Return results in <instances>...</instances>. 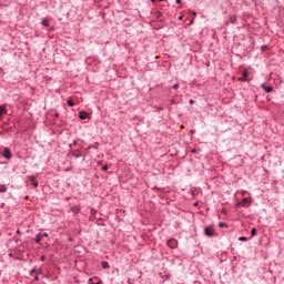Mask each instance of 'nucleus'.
Segmentation results:
<instances>
[{
	"mask_svg": "<svg viewBox=\"0 0 284 284\" xmlns=\"http://www.w3.org/2000/svg\"><path fill=\"white\" fill-rule=\"evenodd\" d=\"M166 245L171 250H176V247H179V242L175 239H171L166 242Z\"/></svg>",
	"mask_w": 284,
	"mask_h": 284,
	"instance_id": "1",
	"label": "nucleus"
},
{
	"mask_svg": "<svg viewBox=\"0 0 284 284\" xmlns=\"http://www.w3.org/2000/svg\"><path fill=\"white\" fill-rule=\"evenodd\" d=\"M2 156H3L4 159H8V160L12 159V152H10V149L6 148V149L2 151Z\"/></svg>",
	"mask_w": 284,
	"mask_h": 284,
	"instance_id": "2",
	"label": "nucleus"
},
{
	"mask_svg": "<svg viewBox=\"0 0 284 284\" xmlns=\"http://www.w3.org/2000/svg\"><path fill=\"white\" fill-rule=\"evenodd\" d=\"M29 181L32 183L33 187H39V182H37V176L29 175Z\"/></svg>",
	"mask_w": 284,
	"mask_h": 284,
	"instance_id": "3",
	"label": "nucleus"
},
{
	"mask_svg": "<svg viewBox=\"0 0 284 284\" xmlns=\"http://www.w3.org/2000/svg\"><path fill=\"white\" fill-rule=\"evenodd\" d=\"M252 202L250 199L244 197L241 202L237 203V205H241L242 207H245V205H250Z\"/></svg>",
	"mask_w": 284,
	"mask_h": 284,
	"instance_id": "4",
	"label": "nucleus"
},
{
	"mask_svg": "<svg viewBox=\"0 0 284 284\" xmlns=\"http://www.w3.org/2000/svg\"><path fill=\"white\" fill-rule=\"evenodd\" d=\"M79 119H81V121H85V119H88V112L80 111L79 112Z\"/></svg>",
	"mask_w": 284,
	"mask_h": 284,
	"instance_id": "5",
	"label": "nucleus"
},
{
	"mask_svg": "<svg viewBox=\"0 0 284 284\" xmlns=\"http://www.w3.org/2000/svg\"><path fill=\"white\" fill-rule=\"evenodd\" d=\"M247 77H248L247 71H244V72L242 73V77L239 78V81H241L242 83H244V81H247Z\"/></svg>",
	"mask_w": 284,
	"mask_h": 284,
	"instance_id": "6",
	"label": "nucleus"
},
{
	"mask_svg": "<svg viewBox=\"0 0 284 284\" xmlns=\"http://www.w3.org/2000/svg\"><path fill=\"white\" fill-rule=\"evenodd\" d=\"M204 234H205V236H209V237L214 236V233L212 232V230L210 227L204 229Z\"/></svg>",
	"mask_w": 284,
	"mask_h": 284,
	"instance_id": "7",
	"label": "nucleus"
},
{
	"mask_svg": "<svg viewBox=\"0 0 284 284\" xmlns=\"http://www.w3.org/2000/svg\"><path fill=\"white\" fill-rule=\"evenodd\" d=\"M261 88H263V90L266 91L267 93L272 92V90H273L272 87H267V85H265V83L261 84Z\"/></svg>",
	"mask_w": 284,
	"mask_h": 284,
	"instance_id": "8",
	"label": "nucleus"
},
{
	"mask_svg": "<svg viewBox=\"0 0 284 284\" xmlns=\"http://www.w3.org/2000/svg\"><path fill=\"white\" fill-rule=\"evenodd\" d=\"M101 265H102L103 270H110V263H108V261H102Z\"/></svg>",
	"mask_w": 284,
	"mask_h": 284,
	"instance_id": "9",
	"label": "nucleus"
},
{
	"mask_svg": "<svg viewBox=\"0 0 284 284\" xmlns=\"http://www.w3.org/2000/svg\"><path fill=\"white\" fill-rule=\"evenodd\" d=\"M71 212H73L74 214H79V212H81V209L79 206H72Z\"/></svg>",
	"mask_w": 284,
	"mask_h": 284,
	"instance_id": "10",
	"label": "nucleus"
},
{
	"mask_svg": "<svg viewBox=\"0 0 284 284\" xmlns=\"http://www.w3.org/2000/svg\"><path fill=\"white\" fill-rule=\"evenodd\" d=\"M41 239H43L40 234L36 235V243L39 245L41 243Z\"/></svg>",
	"mask_w": 284,
	"mask_h": 284,
	"instance_id": "11",
	"label": "nucleus"
},
{
	"mask_svg": "<svg viewBox=\"0 0 284 284\" xmlns=\"http://www.w3.org/2000/svg\"><path fill=\"white\" fill-rule=\"evenodd\" d=\"M4 112H6V106L0 105V116H2Z\"/></svg>",
	"mask_w": 284,
	"mask_h": 284,
	"instance_id": "12",
	"label": "nucleus"
},
{
	"mask_svg": "<svg viewBox=\"0 0 284 284\" xmlns=\"http://www.w3.org/2000/svg\"><path fill=\"white\" fill-rule=\"evenodd\" d=\"M69 108H74V102L72 100L67 101Z\"/></svg>",
	"mask_w": 284,
	"mask_h": 284,
	"instance_id": "13",
	"label": "nucleus"
},
{
	"mask_svg": "<svg viewBox=\"0 0 284 284\" xmlns=\"http://www.w3.org/2000/svg\"><path fill=\"white\" fill-rule=\"evenodd\" d=\"M1 192H8V187H6V185H1L0 186V194Z\"/></svg>",
	"mask_w": 284,
	"mask_h": 284,
	"instance_id": "14",
	"label": "nucleus"
},
{
	"mask_svg": "<svg viewBox=\"0 0 284 284\" xmlns=\"http://www.w3.org/2000/svg\"><path fill=\"white\" fill-rule=\"evenodd\" d=\"M41 24L44 26V28H49L50 27V24L45 20H42Z\"/></svg>",
	"mask_w": 284,
	"mask_h": 284,
	"instance_id": "15",
	"label": "nucleus"
},
{
	"mask_svg": "<svg viewBox=\"0 0 284 284\" xmlns=\"http://www.w3.org/2000/svg\"><path fill=\"white\" fill-rule=\"evenodd\" d=\"M219 227H227V224H225L224 222H220Z\"/></svg>",
	"mask_w": 284,
	"mask_h": 284,
	"instance_id": "16",
	"label": "nucleus"
},
{
	"mask_svg": "<svg viewBox=\"0 0 284 284\" xmlns=\"http://www.w3.org/2000/svg\"><path fill=\"white\" fill-rule=\"evenodd\" d=\"M251 236H256V230L255 229L251 230Z\"/></svg>",
	"mask_w": 284,
	"mask_h": 284,
	"instance_id": "17",
	"label": "nucleus"
},
{
	"mask_svg": "<svg viewBox=\"0 0 284 284\" xmlns=\"http://www.w3.org/2000/svg\"><path fill=\"white\" fill-rule=\"evenodd\" d=\"M40 236H41L42 239H48V233H40Z\"/></svg>",
	"mask_w": 284,
	"mask_h": 284,
	"instance_id": "18",
	"label": "nucleus"
},
{
	"mask_svg": "<svg viewBox=\"0 0 284 284\" xmlns=\"http://www.w3.org/2000/svg\"><path fill=\"white\" fill-rule=\"evenodd\" d=\"M261 50H262V52H265V50H267V45H262Z\"/></svg>",
	"mask_w": 284,
	"mask_h": 284,
	"instance_id": "19",
	"label": "nucleus"
},
{
	"mask_svg": "<svg viewBox=\"0 0 284 284\" xmlns=\"http://www.w3.org/2000/svg\"><path fill=\"white\" fill-rule=\"evenodd\" d=\"M239 241H247V237L246 236H241V237H239Z\"/></svg>",
	"mask_w": 284,
	"mask_h": 284,
	"instance_id": "20",
	"label": "nucleus"
},
{
	"mask_svg": "<svg viewBox=\"0 0 284 284\" xmlns=\"http://www.w3.org/2000/svg\"><path fill=\"white\" fill-rule=\"evenodd\" d=\"M173 90H179V83L173 84Z\"/></svg>",
	"mask_w": 284,
	"mask_h": 284,
	"instance_id": "21",
	"label": "nucleus"
},
{
	"mask_svg": "<svg viewBox=\"0 0 284 284\" xmlns=\"http://www.w3.org/2000/svg\"><path fill=\"white\" fill-rule=\"evenodd\" d=\"M73 156L75 158V159H79V156H81V153H73Z\"/></svg>",
	"mask_w": 284,
	"mask_h": 284,
	"instance_id": "22",
	"label": "nucleus"
},
{
	"mask_svg": "<svg viewBox=\"0 0 284 284\" xmlns=\"http://www.w3.org/2000/svg\"><path fill=\"white\" fill-rule=\"evenodd\" d=\"M106 170H108V165H103V166H102V171H103V172H106Z\"/></svg>",
	"mask_w": 284,
	"mask_h": 284,
	"instance_id": "23",
	"label": "nucleus"
},
{
	"mask_svg": "<svg viewBox=\"0 0 284 284\" xmlns=\"http://www.w3.org/2000/svg\"><path fill=\"white\" fill-rule=\"evenodd\" d=\"M34 273H37V268H33L30 271V274H34Z\"/></svg>",
	"mask_w": 284,
	"mask_h": 284,
	"instance_id": "24",
	"label": "nucleus"
},
{
	"mask_svg": "<svg viewBox=\"0 0 284 284\" xmlns=\"http://www.w3.org/2000/svg\"><path fill=\"white\" fill-rule=\"evenodd\" d=\"M189 103H190V105H194V100L191 99V100L189 101Z\"/></svg>",
	"mask_w": 284,
	"mask_h": 284,
	"instance_id": "25",
	"label": "nucleus"
},
{
	"mask_svg": "<svg viewBox=\"0 0 284 284\" xmlns=\"http://www.w3.org/2000/svg\"><path fill=\"white\" fill-rule=\"evenodd\" d=\"M41 261H45V255H42V256H41Z\"/></svg>",
	"mask_w": 284,
	"mask_h": 284,
	"instance_id": "26",
	"label": "nucleus"
},
{
	"mask_svg": "<svg viewBox=\"0 0 284 284\" xmlns=\"http://www.w3.org/2000/svg\"><path fill=\"white\" fill-rule=\"evenodd\" d=\"M175 3H178V4L181 3V0H175Z\"/></svg>",
	"mask_w": 284,
	"mask_h": 284,
	"instance_id": "27",
	"label": "nucleus"
},
{
	"mask_svg": "<svg viewBox=\"0 0 284 284\" xmlns=\"http://www.w3.org/2000/svg\"><path fill=\"white\" fill-rule=\"evenodd\" d=\"M34 281H39V276H36V277H34Z\"/></svg>",
	"mask_w": 284,
	"mask_h": 284,
	"instance_id": "28",
	"label": "nucleus"
},
{
	"mask_svg": "<svg viewBox=\"0 0 284 284\" xmlns=\"http://www.w3.org/2000/svg\"><path fill=\"white\" fill-rule=\"evenodd\" d=\"M235 19H231V23H234Z\"/></svg>",
	"mask_w": 284,
	"mask_h": 284,
	"instance_id": "29",
	"label": "nucleus"
},
{
	"mask_svg": "<svg viewBox=\"0 0 284 284\" xmlns=\"http://www.w3.org/2000/svg\"><path fill=\"white\" fill-rule=\"evenodd\" d=\"M154 1H156V0H150L151 3H154Z\"/></svg>",
	"mask_w": 284,
	"mask_h": 284,
	"instance_id": "30",
	"label": "nucleus"
},
{
	"mask_svg": "<svg viewBox=\"0 0 284 284\" xmlns=\"http://www.w3.org/2000/svg\"><path fill=\"white\" fill-rule=\"evenodd\" d=\"M17 234H20V231H19V230L17 231Z\"/></svg>",
	"mask_w": 284,
	"mask_h": 284,
	"instance_id": "31",
	"label": "nucleus"
},
{
	"mask_svg": "<svg viewBox=\"0 0 284 284\" xmlns=\"http://www.w3.org/2000/svg\"><path fill=\"white\" fill-rule=\"evenodd\" d=\"M159 1H165V0H159Z\"/></svg>",
	"mask_w": 284,
	"mask_h": 284,
	"instance_id": "32",
	"label": "nucleus"
}]
</instances>
